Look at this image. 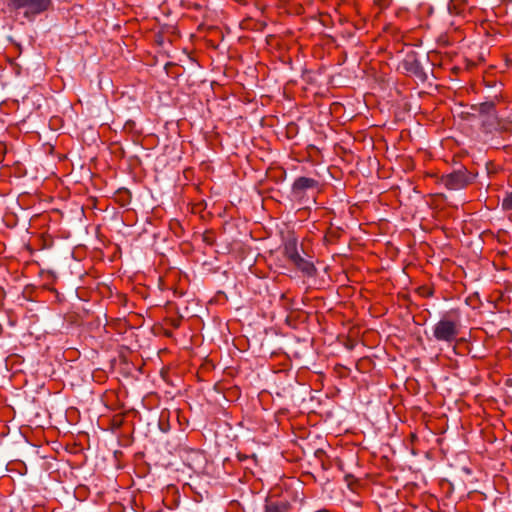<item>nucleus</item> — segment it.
<instances>
[{
	"label": "nucleus",
	"mask_w": 512,
	"mask_h": 512,
	"mask_svg": "<svg viewBox=\"0 0 512 512\" xmlns=\"http://www.w3.org/2000/svg\"><path fill=\"white\" fill-rule=\"evenodd\" d=\"M283 254L291 264L306 276L311 277L316 274L314 264L300 255L296 238L292 237L284 242Z\"/></svg>",
	"instance_id": "1"
},
{
	"label": "nucleus",
	"mask_w": 512,
	"mask_h": 512,
	"mask_svg": "<svg viewBox=\"0 0 512 512\" xmlns=\"http://www.w3.org/2000/svg\"><path fill=\"white\" fill-rule=\"evenodd\" d=\"M461 331L459 319L442 317L433 327V336L437 341L448 344L457 340Z\"/></svg>",
	"instance_id": "2"
},
{
	"label": "nucleus",
	"mask_w": 512,
	"mask_h": 512,
	"mask_svg": "<svg viewBox=\"0 0 512 512\" xmlns=\"http://www.w3.org/2000/svg\"><path fill=\"white\" fill-rule=\"evenodd\" d=\"M475 176L465 167L454 170L441 177V183L449 190H460L467 187L474 180Z\"/></svg>",
	"instance_id": "3"
},
{
	"label": "nucleus",
	"mask_w": 512,
	"mask_h": 512,
	"mask_svg": "<svg viewBox=\"0 0 512 512\" xmlns=\"http://www.w3.org/2000/svg\"><path fill=\"white\" fill-rule=\"evenodd\" d=\"M52 5L51 0H12L11 6L16 10H23V15L33 19L36 15L47 11Z\"/></svg>",
	"instance_id": "4"
},
{
	"label": "nucleus",
	"mask_w": 512,
	"mask_h": 512,
	"mask_svg": "<svg viewBox=\"0 0 512 512\" xmlns=\"http://www.w3.org/2000/svg\"><path fill=\"white\" fill-rule=\"evenodd\" d=\"M292 506L287 500L266 499L263 512H291Z\"/></svg>",
	"instance_id": "5"
},
{
	"label": "nucleus",
	"mask_w": 512,
	"mask_h": 512,
	"mask_svg": "<svg viewBox=\"0 0 512 512\" xmlns=\"http://www.w3.org/2000/svg\"><path fill=\"white\" fill-rule=\"evenodd\" d=\"M318 182L313 178L299 177L294 181L293 192L299 194L307 189H312L317 186Z\"/></svg>",
	"instance_id": "6"
},
{
	"label": "nucleus",
	"mask_w": 512,
	"mask_h": 512,
	"mask_svg": "<svg viewBox=\"0 0 512 512\" xmlns=\"http://www.w3.org/2000/svg\"><path fill=\"white\" fill-rule=\"evenodd\" d=\"M479 112L481 114H487L489 116H494L495 115V107H494V104L493 103H482L480 105V108H479Z\"/></svg>",
	"instance_id": "7"
},
{
	"label": "nucleus",
	"mask_w": 512,
	"mask_h": 512,
	"mask_svg": "<svg viewBox=\"0 0 512 512\" xmlns=\"http://www.w3.org/2000/svg\"><path fill=\"white\" fill-rule=\"evenodd\" d=\"M502 209L506 211L512 210V191L505 194L502 200Z\"/></svg>",
	"instance_id": "8"
}]
</instances>
